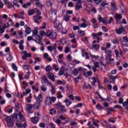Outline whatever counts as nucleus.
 Returning <instances> with one entry per match:
<instances>
[{
  "instance_id": "obj_1",
  "label": "nucleus",
  "mask_w": 128,
  "mask_h": 128,
  "mask_svg": "<svg viewBox=\"0 0 128 128\" xmlns=\"http://www.w3.org/2000/svg\"><path fill=\"white\" fill-rule=\"evenodd\" d=\"M38 34V29L36 28L32 32V36H33V38H35V42H36L37 44H40L41 46H42L44 44L42 42V37Z\"/></svg>"
},
{
  "instance_id": "obj_2",
  "label": "nucleus",
  "mask_w": 128,
  "mask_h": 128,
  "mask_svg": "<svg viewBox=\"0 0 128 128\" xmlns=\"http://www.w3.org/2000/svg\"><path fill=\"white\" fill-rule=\"evenodd\" d=\"M18 116L20 118V123H16V126L18 128H26L27 126L26 122L24 120V115L22 113H19Z\"/></svg>"
},
{
  "instance_id": "obj_3",
  "label": "nucleus",
  "mask_w": 128,
  "mask_h": 128,
  "mask_svg": "<svg viewBox=\"0 0 128 128\" xmlns=\"http://www.w3.org/2000/svg\"><path fill=\"white\" fill-rule=\"evenodd\" d=\"M46 36H48V38H51V40L54 39L55 38H56V36L58 34H56V32H54V31H50L48 30L46 32Z\"/></svg>"
},
{
  "instance_id": "obj_4",
  "label": "nucleus",
  "mask_w": 128,
  "mask_h": 128,
  "mask_svg": "<svg viewBox=\"0 0 128 128\" xmlns=\"http://www.w3.org/2000/svg\"><path fill=\"white\" fill-rule=\"evenodd\" d=\"M56 44H55L53 46H48L47 48L49 52H54V54H58L56 52Z\"/></svg>"
},
{
  "instance_id": "obj_5",
  "label": "nucleus",
  "mask_w": 128,
  "mask_h": 128,
  "mask_svg": "<svg viewBox=\"0 0 128 128\" xmlns=\"http://www.w3.org/2000/svg\"><path fill=\"white\" fill-rule=\"evenodd\" d=\"M98 41L94 40L92 43V48L94 50H100V45L97 42Z\"/></svg>"
},
{
  "instance_id": "obj_6",
  "label": "nucleus",
  "mask_w": 128,
  "mask_h": 128,
  "mask_svg": "<svg viewBox=\"0 0 128 128\" xmlns=\"http://www.w3.org/2000/svg\"><path fill=\"white\" fill-rule=\"evenodd\" d=\"M116 32L118 34H122V32H126V28H124V26H121L118 29H116Z\"/></svg>"
},
{
  "instance_id": "obj_7",
  "label": "nucleus",
  "mask_w": 128,
  "mask_h": 128,
  "mask_svg": "<svg viewBox=\"0 0 128 128\" xmlns=\"http://www.w3.org/2000/svg\"><path fill=\"white\" fill-rule=\"evenodd\" d=\"M54 28H56V30H60L62 28V25L60 23H58L56 22V21L54 22Z\"/></svg>"
},
{
  "instance_id": "obj_8",
  "label": "nucleus",
  "mask_w": 128,
  "mask_h": 128,
  "mask_svg": "<svg viewBox=\"0 0 128 128\" xmlns=\"http://www.w3.org/2000/svg\"><path fill=\"white\" fill-rule=\"evenodd\" d=\"M80 8H82V0H78V2L75 6V10H80Z\"/></svg>"
},
{
  "instance_id": "obj_9",
  "label": "nucleus",
  "mask_w": 128,
  "mask_h": 128,
  "mask_svg": "<svg viewBox=\"0 0 128 128\" xmlns=\"http://www.w3.org/2000/svg\"><path fill=\"white\" fill-rule=\"evenodd\" d=\"M22 54H24L22 56V60H26L27 58H32V54L30 53H28L27 51L22 52Z\"/></svg>"
},
{
  "instance_id": "obj_10",
  "label": "nucleus",
  "mask_w": 128,
  "mask_h": 128,
  "mask_svg": "<svg viewBox=\"0 0 128 128\" xmlns=\"http://www.w3.org/2000/svg\"><path fill=\"white\" fill-rule=\"evenodd\" d=\"M42 18L40 16L36 15L33 17V20L36 24H40V22L38 20H40Z\"/></svg>"
},
{
  "instance_id": "obj_11",
  "label": "nucleus",
  "mask_w": 128,
  "mask_h": 128,
  "mask_svg": "<svg viewBox=\"0 0 128 128\" xmlns=\"http://www.w3.org/2000/svg\"><path fill=\"white\" fill-rule=\"evenodd\" d=\"M124 40L122 41V45L124 46H128V36H125L123 38Z\"/></svg>"
},
{
  "instance_id": "obj_12",
  "label": "nucleus",
  "mask_w": 128,
  "mask_h": 128,
  "mask_svg": "<svg viewBox=\"0 0 128 128\" xmlns=\"http://www.w3.org/2000/svg\"><path fill=\"white\" fill-rule=\"evenodd\" d=\"M48 78H50V80H52V82H56V78H54V75L52 72L48 73Z\"/></svg>"
},
{
  "instance_id": "obj_13",
  "label": "nucleus",
  "mask_w": 128,
  "mask_h": 128,
  "mask_svg": "<svg viewBox=\"0 0 128 128\" xmlns=\"http://www.w3.org/2000/svg\"><path fill=\"white\" fill-rule=\"evenodd\" d=\"M40 103H38V102H36L32 105V108L34 110H38L40 108Z\"/></svg>"
},
{
  "instance_id": "obj_14",
  "label": "nucleus",
  "mask_w": 128,
  "mask_h": 128,
  "mask_svg": "<svg viewBox=\"0 0 128 128\" xmlns=\"http://www.w3.org/2000/svg\"><path fill=\"white\" fill-rule=\"evenodd\" d=\"M114 18L116 20V22H118L120 20H122V14H116L115 16H114Z\"/></svg>"
},
{
  "instance_id": "obj_15",
  "label": "nucleus",
  "mask_w": 128,
  "mask_h": 128,
  "mask_svg": "<svg viewBox=\"0 0 128 128\" xmlns=\"http://www.w3.org/2000/svg\"><path fill=\"white\" fill-rule=\"evenodd\" d=\"M58 74L60 76L64 74V66H62V68H60V70L59 71Z\"/></svg>"
},
{
  "instance_id": "obj_16",
  "label": "nucleus",
  "mask_w": 128,
  "mask_h": 128,
  "mask_svg": "<svg viewBox=\"0 0 128 128\" xmlns=\"http://www.w3.org/2000/svg\"><path fill=\"white\" fill-rule=\"evenodd\" d=\"M42 102V94H40L36 98V102L40 104Z\"/></svg>"
},
{
  "instance_id": "obj_17",
  "label": "nucleus",
  "mask_w": 128,
  "mask_h": 128,
  "mask_svg": "<svg viewBox=\"0 0 128 128\" xmlns=\"http://www.w3.org/2000/svg\"><path fill=\"white\" fill-rule=\"evenodd\" d=\"M83 74L84 76H92V71H88L86 72H84Z\"/></svg>"
},
{
  "instance_id": "obj_18",
  "label": "nucleus",
  "mask_w": 128,
  "mask_h": 128,
  "mask_svg": "<svg viewBox=\"0 0 128 128\" xmlns=\"http://www.w3.org/2000/svg\"><path fill=\"white\" fill-rule=\"evenodd\" d=\"M110 80H116V78H118V76H114L112 74H109Z\"/></svg>"
},
{
  "instance_id": "obj_19",
  "label": "nucleus",
  "mask_w": 128,
  "mask_h": 128,
  "mask_svg": "<svg viewBox=\"0 0 128 128\" xmlns=\"http://www.w3.org/2000/svg\"><path fill=\"white\" fill-rule=\"evenodd\" d=\"M46 104H48V106H50V104H52V100L50 98V97L48 96L46 98Z\"/></svg>"
},
{
  "instance_id": "obj_20",
  "label": "nucleus",
  "mask_w": 128,
  "mask_h": 128,
  "mask_svg": "<svg viewBox=\"0 0 128 128\" xmlns=\"http://www.w3.org/2000/svg\"><path fill=\"white\" fill-rule=\"evenodd\" d=\"M25 32L26 34H30V32H32V29H30V28L28 26L26 28Z\"/></svg>"
},
{
  "instance_id": "obj_21",
  "label": "nucleus",
  "mask_w": 128,
  "mask_h": 128,
  "mask_svg": "<svg viewBox=\"0 0 128 128\" xmlns=\"http://www.w3.org/2000/svg\"><path fill=\"white\" fill-rule=\"evenodd\" d=\"M96 94H98V96H96V100H98V98H100L102 102H104V98H102L100 94L98 93V92H96Z\"/></svg>"
},
{
  "instance_id": "obj_22",
  "label": "nucleus",
  "mask_w": 128,
  "mask_h": 128,
  "mask_svg": "<svg viewBox=\"0 0 128 128\" xmlns=\"http://www.w3.org/2000/svg\"><path fill=\"white\" fill-rule=\"evenodd\" d=\"M6 122L8 124V126H10V122H12L10 117L7 116L6 118Z\"/></svg>"
},
{
  "instance_id": "obj_23",
  "label": "nucleus",
  "mask_w": 128,
  "mask_h": 128,
  "mask_svg": "<svg viewBox=\"0 0 128 128\" xmlns=\"http://www.w3.org/2000/svg\"><path fill=\"white\" fill-rule=\"evenodd\" d=\"M70 18V16H68V14H66L64 16V20H65V22H69Z\"/></svg>"
},
{
  "instance_id": "obj_24",
  "label": "nucleus",
  "mask_w": 128,
  "mask_h": 128,
  "mask_svg": "<svg viewBox=\"0 0 128 128\" xmlns=\"http://www.w3.org/2000/svg\"><path fill=\"white\" fill-rule=\"evenodd\" d=\"M35 4H36V6L38 8H44V6L42 4H40V2H36Z\"/></svg>"
},
{
  "instance_id": "obj_25",
  "label": "nucleus",
  "mask_w": 128,
  "mask_h": 128,
  "mask_svg": "<svg viewBox=\"0 0 128 128\" xmlns=\"http://www.w3.org/2000/svg\"><path fill=\"white\" fill-rule=\"evenodd\" d=\"M32 6V4L30 2H28V3L23 4L22 6L24 8H28V6Z\"/></svg>"
},
{
  "instance_id": "obj_26",
  "label": "nucleus",
  "mask_w": 128,
  "mask_h": 128,
  "mask_svg": "<svg viewBox=\"0 0 128 128\" xmlns=\"http://www.w3.org/2000/svg\"><path fill=\"white\" fill-rule=\"evenodd\" d=\"M26 110L28 112L31 110L32 108V104H29L26 106Z\"/></svg>"
},
{
  "instance_id": "obj_27",
  "label": "nucleus",
  "mask_w": 128,
  "mask_h": 128,
  "mask_svg": "<svg viewBox=\"0 0 128 128\" xmlns=\"http://www.w3.org/2000/svg\"><path fill=\"white\" fill-rule=\"evenodd\" d=\"M78 34H80V36H86V32L82 30H78Z\"/></svg>"
},
{
  "instance_id": "obj_28",
  "label": "nucleus",
  "mask_w": 128,
  "mask_h": 128,
  "mask_svg": "<svg viewBox=\"0 0 128 128\" xmlns=\"http://www.w3.org/2000/svg\"><path fill=\"white\" fill-rule=\"evenodd\" d=\"M60 108H61L60 109V110L62 112H66V108H65L66 106H64L60 105Z\"/></svg>"
},
{
  "instance_id": "obj_29",
  "label": "nucleus",
  "mask_w": 128,
  "mask_h": 128,
  "mask_svg": "<svg viewBox=\"0 0 128 128\" xmlns=\"http://www.w3.org/2000/svg\"><path fill=\"white\" fill-rule=\"evenodd\" d=\"M45 70L46 72H50L52 70V66H50V65H48L46 66L45 68Z\"/></svg>"
},
{
  "instance_id": "obj_30",
  "label": "nucleus",
  "mask_w": 128,
  "mask_h": 128,
  "mask_svg": "<svg viewBox=\"0 0 128 128\" xmlns=\"http://www.w3.org/2000/svg\"><path fill=\"white\" fill-rule=\"evenodd\" d=\"M53 69L54 70L55 72H58L60 70V68L58 67V65L56 64H53L52 65Z\"/></svg>"
},
{
  "instance_id": "obj_31",
  "label": "nucleus",
  "mask_w": 128,
  "mask_h": 128,
  "mask_svg": "<svg viewBox=\"0 0 128 128\" xmlns=\"http://www.w3.org/2000/svg\"><path fill=\"white\" fill-rule=\"evenodd\" d=\"M28 16H32L34 14V10H30L28 12Z\"/></svg>"
},
{
  "instance_id": "obj_32",
  "label": "nucleus",
  "mask_w": 128,
  "mask_h": 128,
  "mask_svg": "<svg viewBox=\"0 0 128 128\" xmlns=\"http://www.w3.org/2000/svg\"><path fill=\"white\" fill-rule=\"evenodd\" d=\"M42 80L44 81V84H46L48 80L46 78V76H44L42 78Z\"/></svg>"
},
{
  "instance_id": "obj_33",
  "label": "nucleus",
  "mask_w": 128,
  "mask_h": 128,
  "mask_svg": "<svg viewBox=\"0 0 128 128\" xmlns=\"http://www.w3.org/2000/svg\"><path fill=\"white\" fill-rule=\"evenodd\" d=\"M32 38H34V36H28L27 37V40L28 42H30V40H34V42H36V39H34Z\"/></svg>"
},
{
  "instance_id": "obj_34",
  "label": "nucleus",
  "mask_w": 128,
  "mask_h": 128,
  "mask_svg": "<svg viewBox=\"0 0 128 128\" xmlns=\"http://www.w3.org/2000/svg\"><path fill=\"white\" fill-rule=\"evenodd\" d=\"M6 28H4V26H3V27H2V25H0V34H4V29Z\"/></svg>"
},
{
  "instance_id": "obj_35",
  "label": "nucleus",
  "mask_w": 128,
  "mask_h": 128,
  "mask_svg": "<svg viewBox=\"0 0 128 128\" xmlns=\"http://www.w3.org/2000/svg\"><path fill=\"white\" fill-rule=\"evenodd\" d=\"M90 26V24H86V23L83 22L82 24H80V28H86V26Z\"/></svg>"
},
{
  "instance_id": "obj_36",
  "label": "nucleus",
  "mask_w": 128,
  "mask_h": 128,
  "mask_svg": "<svg viewBox=\"0 0 128 128\" xmlns=\"http://www.w3.org/2000/svg\"><path fill=\"white\" fill-rule=\"evenodd\" d=\"M40 90L42 92H46V88L44 85H42L40 86Z\"/></svg>"
},
{
  "instance_id": "obj_37",
  "label": "nucleus",
  "mask_w": 128,
  "mask_h": 128,
  "mask_svg": "<svg viewBox=\"0 0 128 128\" xmlns=\"http://www.w3.org/2000/svg\"><path fill=\"white\" fill-rule=\"evenodd\" d=\"M34 10H36V12H37L36 16H40V14H42V12H40V11L38 9L34 8Z\"/></svg>"
},
{
  "instance_id": "obj_38",
  "label": "nucleus",
  "mask_w": 128,
  "mask_h": 128,
  "mask_svg": "<svg viewBox=\"0 0 128 128\" xmlns=\"http://www.w3.org/2000/svg\"><path fill=\"white\" fill-rule=\"evenodd\" d=\"M56 110H54V108H52L50 110V114L54 115V114H56Z\"/></svg>"
},
{
  "instance_id": "obj_39",
  "label": "nucleus",
  "mask_w": 128,
  "mask_h": 128,
  "mask_svg": "<svg viewBox=\"0 0 128 128\" xmlns=\"http://www.w3.org/2000/svg\"><path fill=\"white\" fill-rule=\"evenodd\" d=\"M72 74L75 76H78V69H74L72 71Z\"/></svg>"
},
{
  "instance_id": "obj_40",
  "label": "nucleus",
  "mask_w": 128,
  "mask_h": 128,
  "mask_svg": "<svg viewBox=\"0 0 128 128\" xmlns=\"http://www.w3.org/2000/svg\"><path fill=\"white\" fill-rule=\"evenodd\" d=\"M96 108H97V110H102V106H100V104H98L96 106Z\"/></svg>"
},
{
  "instance_id": "obj_41",
  "label": "nucleus",
  "mask_w": 128,
  "mask_h": 128,
  "mask_svg": "<svg viewBox=\"0 0 128 128\" xmlns=\"http://www.w3.org/2000/svg\"><path fill=\"white\" fill-rule=\"evenodd\" d=\"M84 86L86 88H89V90H92V86L90 84H84Z\"/></svg>"
},
{
  "instance_id": "obj_42",
  "label": "nucleus",
  "mask_w": 128,
  "mask_h": 128,
  "mask_svg": "<svg viewBox=\"0 0 128 128\" xmlns=\"http://www.w3.org/2000/svg\"><path fill=\"white\" fill-rule=\"evenodd\" d=\"M12 68L14 70H15L16 72H18V67L16 66V64H12Z\"/></svg>"
},
{
  "instance_id": "obj_43",
  "label": "nucleus",
  "mask_w": 128,
  "mask_h": 128,
  "mask_svg": "<svg viewBox=\"0 0 128 128\" xmlns=\"http://www.w3.org/2000/svg\"><path fill=\"white\" fill-rule=\"evenodd\" d=\"M57 96L58 98H62V92L58 91V92Z\"/></svg>"
},
{
  "instance_id": "obj_44",
  "label": "nucleus",
  "mask_w": 128,
  "mask_h": 128,
  "mask_svg": "<svg viewBox=\"0 0 128 128\" xmlns=\"http://www.w3.org/2000/svg\"><path fill=\"white\" fill-rule=\"evenodd\" d=\"M70 52V48L68 47H66L64 50V53L65 54H68Z\"/></svg>"
},
{
  "instance_id": "obj_45",
  "label": "nucleus",
  "mask_w": 128,
  "mask_h": 128,
  "mask_svg": "<svg viewBox=\"0 0 128 128\" xmlns=\"http://www.w3.org/2000/svg\"><path fill=\"white\" fill-rule=\"evenodd\" d=\"M60 44H66V38H61L60 40Z\"/></svg>"
},
{
  "instance_id": "obj_46",
  "label": "nucleus",
  "mask_w": 128,
  "mask_h": 128,
  "mask_svg": "<svg viewBox=\"0 0 128 128\" xmlns=\"http://www.w3.org/2000/svg\"><path fill=\"white\" fill-rule=\"evenodd\" d=\"M38 118H33V120H32L33 124H38Z\"/></svg>"
},
{
  "instance_id": "obj_47",
  "label": "nucleus",
  "mask_w": 128,
  "mask_h": 128,
  "mask_svg": "<svg viewBox=\"0 0 128 128\" xmlns=\"http://www.w3.org/2000/svg\"><path fill=\"white\" fill-rule=\"evenodd\" d=\"M102 30H103V32H108V29L106 27L102 26Z\"/></svg>"
},
{
  "instance_id": "obj_48",
  "label": "nucleus",
  "mask_w": 128,
  "mask_h": 128,
  "mask_svg": "<svg viewBox=\"0 0 128 128\" xmlns=\"http://www.w3.org/2000/svg\"><path fill=\"white\" fill-rule=\"evenodd\" d=\"M4 28H10V23L7 22L4 24Z\"/></svg>"
},
{
  "instance_id": "obj_49",
  "label": "nucleus",
  "mask_w": 128,
  "mask_h": 128,
  "mask_svg": "<svg viewBox=\"0 0 128 128\" xmlns=\"http://www.w3.org/2000/svg\"><path fill=\"white\" fill-rule=\"evenodd\" d=\"M112 42L114 44H118V39H114L112 40Z\"/></svg>"
},
{
  "instance_id": "obj_50",
  "label": "nucleus",
  "mask_w": 128,
  "mask_h": 128,
  "mask_svg": "<svg viewBox=\"0 0 128 128\" xmlns=\"http://www.w3.org/2000/svg\"><path fill=\"white\" fill-rule=\"evenodd\" d=\"M40 36H46V32H44V30H42L40 32Z\"/></svg>"
},
{
  "instance_id": "obj_51",
  "label": "nucleus",
  "mask_w": 128,
  "mask_h": 128,
  "mask_svg": "<svg viewBox=\"0 0 128 128\" xmlns=\"http://www.w3.org/2000/svg\"><path fill=\"white\" fill-rule=\"evenodd\" d=\"M12 55H9L8 57H7L6 58V60L8 62H10L12 61Z\"/></svg>"
},
{
  "instance_id": "obj_52",
  "label": "nucleus",
  "mask_w": 128,
  "mask_h": 128,
  "mask_svg": "<svg viewBox=\"0 0 128 128\" xmlns=\"http://www.w3.org/2000/svg\"><path fill=\"white\" fill-rule=\"evenodd\" d=\"M90 58H95V60H98V58H100V56H96V55H92V54H90Z\"/></svg>"
},
{
  "instance_id": "obj_53",
  "label": "nucleus",
  "mask_w": 128,
  "mask_h": 128,
  "mask_svg": "<svg viewBox=\"0 0 128 128\" xmlns=\"http://www.w3.org/2000/svg\"><path fill=\"white\" fill-rule=\"evenodd\" d=\"M29 92H30V89H27L25 92H23L24 94H28Z\"/></svg>"
},
{
  "instance_id": "obj_54",
  "label": "nucleus",
  "mask_w": 128,
  "mask_h": 128,
  "mask_svg": "<svg viewBox=\"0 0 128 128\" xmlns=\"http://www.w3.org/2000/svg\"><path fill=\"white\" fill-rule=\"evenodd\" d=\"M114 108H118L119 110H122V106L118 104L114 106Z\"/></svg>"
},
{
  "instance_id": "obj_55",
  "label": "nucleus",
  "mask_w": 128,
  "mask_h": 128,
  "mask_svg": "<svg viewBox=\"0 0 128 128\" xmlns=\"http://www.w3.org/2000/svg\"><path fill=\"white\" fill-rule=\"evenodd\" d=\"M68 6L69 8H73L74 6V2H70L68 3Z\"/></svg>"
},
{
  "instance_id": "obj_56",
  "label": "nucleus",
  "mask_w": 128,
  "mask_h": 128,
  "mask_svg": "<svg viewBox=\"0 0 128 128\" xmlns=\"http://www.w3.org/2000/svg\"><path fill=\"white\" fill-rule=\"evenodd\" d=\"M94 66L97 68H100V64H98V62H94Z\"/></svg>"
},
{
  "instance_id": "obj_57",
  "label": "nucleus",
  "mask_w": 128,
  "mask_h": 128,
  "mask_svg": "<svg viewBox=\"0 0 128 128\" xmlns=\"http://www.w3.org/2000/svg\"><path fill=\"white\" fill-rule=\"evenodd\" d=\"M8 87L6 86V84H5L4 92H10V91L8 90Z\"/></svg>"
},
{
  "instance_id": "obj_58",
  "label": "nucleus",
  "mask_w": 128,
  "mask_h": 128,
  "mask_svg": "<svg viewBox=\"0 0 128 128\" xmlns=\"http://www.w3.org/2000/svg\"><path fill=\"white\" fill-rule=\"evenodd\" d=\"M7 4L8 5V8H12L13 6H14L12 5V4L10 2Z\"/></svg>"
},
{
  "instance_id": "obj_59",
  "label": "nucleus",
  "mask_w": 128,
  "mask_h": 128,
  "mask_svg": "<svg viewBox=\"0 0 128 128\" xmlns=\"http://www.w3.org/2000/svg\"><path fill=\"white\" fill-rule=\"evenodd\" d=\"M16 0H14L13 3L14 4L13 6H16L17 8H20V4H18L16 3Z\"/></svg>"
},
{
  "instance_id": "obj_60",
  "label": "nucleus",
  "mask_w": 128,
  "mask_h": 128,
  "mask_svg": "<svg viewBox=\"0 0 128 128\" xmlns=\"http://www.w3.org/2000/svg\"><path fill=\"white\" fill-rule=\"evenodd\" d=\"M108 3H106V2H102L100 4V6H108Z\"/></svg>"
},
{
  "instance_id": "obj_61",
  "label": "nucleus",
  "mask_w": 128,
  "mask_h": 128,
  "mask_svg": "<svg viewBox=\"0 0 128 128\" xmlns=\"http://www.w3.org/2000/svg\"><path fill=\"white\" fill-rule=\"evenodd\" d=\"M93 82H92V84L93 86H96V78L94 77L93 78Z\"/></svg>"
},
{
  "instance_id": "obj_62",
  "label": "nucleus",
  "mask_w": 128,
  "mask_h": 128,
  "mask_svg": "<svg viewBox=\"0 0 128 128\" xmlns=\"http://www.w3.org/2000/svg\"><path fill=\"white\" fill-rule=\"evenodd\" d=\"M113 90L114 92H118V86L116 85H114V86H113Z\"/></svg>"
},
{
  "instance_id": "obj_63",
  "label": "nucleus",
  "mask_w": 128,
  "mask_h": 128,
  "mask_svg": "<svg viewBox=\"0 0 128 128\" xmlns=\"http://www.w3.org/2000/svg\"><path fill=\"white\" fill-rule=\"evenodd\" d=\"M74 30H80V26H73Z\"/></svg>"
},
{
  "instance_id": "obj_64",
  "label": "nucleus",
  "mask_w": 128,
  "mask_h": 128,
  "mask_svg": "<svg viewBox=\"0 0 128 128\" xmlns=\"http://www.w3.org/2000/svg\"><path fill=\"white\" fill-rule=\"evenodd\" d=\"M118 103L120 104L124 103V99L122 98H119Z\"/></svg>"
}]
</instances>
